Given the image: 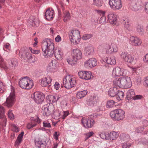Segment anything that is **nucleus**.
Returning a JSON list of instances; mask_svg holds the SVG:
<instances>
[{
  "mask_svg": "<svg viewBox=\"0 0 148 148\" xmlns=\"http://www.w3.org/2000/svg\"><path fill=\"white\" fill-rule=\"evenodd\" d=\"M144 130V128L143 126L138 127L136 129V131L137 133H141Z\"/></svg>",
  "mask_w": 148,
  "mask_h": 148,
  "instance_id": "nucleus-53",
  "label": "nucleus"
},
{
  "mask_svg": "<svg viewBox=\"0 0 148 148\" xmlns=\"http://www.w3.org/2000/svg\"><path fill=\"white\" fill-rule=\"evenodd\" d=\"M12 130L13 131L18 132L19 131L18 127L15 124H13L12 125Z\"/></svg>",
  "mask_w": 148,
  "mask_h": 148,
  "instance_id": "nucleus-58",
  "label": "nucleus"
},
{
  "mask_svg": "<svg viewBox=\"0 0 148 148\" xmlns=\"http://www.w3.org/2000/svg\"><path fill=\"white\" fill-rule=\"evenodd\" d=\"M29 49L31 52L34 54H38L40 52V50L33 49L32 48L30 47H29Z\"/></svg>",
  "mask_w": 148,
  "mask_h": 148,
  "instance_id": "nucleus-54",
  "label": "nucleus"
},
{
  "mask_svg": "<svg viewBox=\"0 0 148 148\" xmlns=\"http://www.w3.org/2000/svg\"><path fill=\"white\" fill-rule=\"evenodd\" d=\"M101 138L103 139H108V134H106L104 133H102L99 135Z\"/></svg>",
  "mask_w": 148,
  "mask_h": 148,
  "instance_id": "nucleus-52",
  "label": "nucleus"
},
{
  "mask_svg": "<svg viewBox=\"0 0 148 148\" xmlns=\"http://www.w3.org/2000/svg\"><path fill=\"white\" fill-rule=\"evenodd\" d=\"M119 91L116 87L110 88L108 91V94L109 96L114 97L116 96L117 92Z\"/></svg>",
  "mask_w": 148,
  "mask_h": 148,
  "instance_id": "nucleus-26",
  "label": "nucleus"
},
{
  "mask_svg": "<svg viewBox=\"0 0 148 148\" xmlns=\"http://www.w3.org/2000/svg\"><path fill=\"white\" fill-rule=\"evenodd\" d=\"M72 58L74 59L75 61H77L78 60L81 59L82 56V53L81 51L78 49H73L71 51Z\"/></svg>",
  "mask_w": 148,
  "mask_h": 148,
  "instance_id": "nucleus-12",
  "label": "nucleus"
},
{
  "mask_svg": "<svg viewBox=\"0 0 148 148\" xmlns=\"http://www.w3.org/2000/svg\"><path fill=\"white\" fill-rule=\"evenodd\" d=\"M125 112L121 109L114 110L110 112V116L114 121H119L123 119L125 116Z\"/></svg>",
  "mask_w": 148,
  "mask_h": 148,
  "instance_id": "nucleus-4",
  "label": "nucleus"
},
{
  "mask_svg": "<svg viewBox=\"0 0 148 148\" xmlns=\"http://www.w3.org/2000/svg\"><path fill=\"white\" fill-rule=\"evenodd\" d=\"M69 36L71 37H79L80 36V32L77 30H72L69 32Z\"/></svg>",
  "mask_w": 148,
  "mask_h": 148,
  "instance_id": "nucleus-28",
  "label": "nucleus"
},
{
  "mask_svg": "<svg viewBox=\"0 0 148 148\" xmlns=\"http://www.w3.org/2000/svg\"><path fill=\"white\" fill-rule=\"evenodd\" d=\"M144 9L146 13L148 14V2H145L144 4Z\"/></svg>",
  "mask_w": 148,
  "mask_h": 148,
  "instance_id": "nucleus-59",
  "label": "nucleus"
},
{
  "mask_svg": "<svg viewBox=\"0 0 148 148\" xmlns=\"http://www.w3.org/2000/svg\"><path fill=\"white\" fill-rule=\"evenodd\" d=\"M134 96H135V93L134 90L133 89H130L127 92L126 99L129 101L130 99H133V97H134Z\"/></svg>",
  "mask_w": 148,
  "mask_h": 148,
  "instance_id": "nucleus-25",
  "label": "nucleus"
},
{
  "mask_svg": "<svg viewBox=\"0 0 148 148\" xmlns=\"http://www.w3.org/2000/svg\"><path fill=\"white\" fill-rule=\"evenodd\" d=\"M132 144L128 142H125L122 145L123 148H129L131 145Z\"/></svg>",
  "mask_w": 148,
  "mask_h": 148,
  "instance_id": "nucleus-47",
  "label": "nucleus"
},
{
  "mask_svg": "<svg viewBox=\"0 0 148 148\" xmlns=\"http://www.w3.org/2000/svg\"><path fill=\"white\" fill-rule=\"evenodd\" d=\"M102 16L99 21L100 23L101 24H103L106 23V17L104 15Z\"/></svg>",
  "mask_w": 148,
  "mask_h": 148,
  "instance_id": "nucleus-46",
  "label": "nucleus"
},
{
  "mask_svg": "<svg viewBox=\"0 0 148 148\" xmlns=\"http://www.w3.org/2000/svg\"><path fill=\"white\" fill-rule=\"evenodd\" d=\"M123 21V23L124 27L129 31H131L132 30V28L130 27V25L129 23V20L127 18H125L122 20Z\"/></svg>",
  "mask_w": 148,
  "mask_h": 148,
  "instance_id": "nucleus-34",
  "label": "nucleus"
},
{
  "mask_svg": "<svg viewBox=\"0 0 148 148\" xmlns=\"http://www.w3.org/2000/svg\"><path fill=\"white\" fill-rule=\"evenodd\" d=\"M134 38V39L132 40V44L135 46L140 45L141 43L140 39L138 38Z\"/></svg>",
  "mask_w": 148,
  "mask_h": 148,
  "instance_id": "nucleus-37",
  "label": "nucleus"
},
{
  "mask_svg": "<svg viewBox=\"0 0 148 148\" xmlns=\"http://www.w3.org/2000/svg\"><path fill=\"white\" fill-rule=\"evenodd\" d=\"M42 109L44 115L48 116L51 114V112L53 111L54 107L52 103H49L43 106Z\"/></svg>",
  "mask_w": 148,
  "mask_h": 148,
  "instance_id": "nucleus-11",
  "label": "nucleus"
},
{
  "mask_svg": "<svg viewBox=\"0 0 148 148\" xmlns=\"http://www.w3.org/2000/svg\"><path fill=\"white\" fill-rule=\"evenodd\" d=\"M55 14L53 10L51 8H48L45 13V16L48 20H51L54 16Z\"/></svg>",
  "mask_w": 148,
  "mask_h": 148,
  "instance_id": "nucleus-17",
  "label": "nucleus"
},
{
  "mask_svg": "<svg viewBox=\"0 0 148 148\" xmlns=\"http://www.w3.org/2000/svg\"><path fill=\"white\" fill-rule=\"evenodd\" d=\"M114 84L119 87L127 88L132 86L131 79L128 77H123L118 79H116L113 81Z\"/></svg>",
  "mask_w": 148,
  "mask_h": 148,
  "instance_id": "nucleus-2",
  "label": "nucleus"
},
{
  "mask_svg": "<svg viewBox=\"0 0 148 148\" xmlns=\"http://www.w3.org/2000/svg\"><path fill=\"white\" fill-rule=\"evenodd\" d=\"M102 5V2L101 0H93V5H95L98 8H100Z\"/></svg>",
  "mask_w": 148,
  "mask_h": 148,
  "instance_id": "nucleus-38",
  "label": "nucleus"
},
{
  "mask_svg": "<svg viewBox=\"0 0 148 148\" xmlns=\"http://www.w3.org/2000/svg\"><path fill=\"white\" fill-rule=\"evenodd\" d=\"M41 122V120L38 117L35 119H32L31 122L28 123L27 125V127L28 129H30L35 127L37 123H39Z\"/></svg>",
  "mask_w": 148,
  "mask_h": 148,
  "instance_id": "nucleus-19",
  "label": "nucleus"
},
{
  "mask_svg": "<svg viewBox=\"0 0 148 148\" xmlns=\"http://www.w3.org/2000/svg\"><path fill=\"white\" fill-rule=\"evenodd\" d=\"M130 4V8L135 12L140 11L144 7V4L142 0H131Z\"/></svg>",
  "mask_w": 148,
  "mask_h": 148,
  "instance_id": "nucleus-6",
  "label": "nucleus"
},
{
  "mask_svg": "<svg viewBox=\"0 0 148 148\" xmlns=\"http://www.w3.org/2000/svg\"><path fill=\"white\" fill-rule=\"evenodd\" d=\"M17 65V59L16 58H12L8 60V63H5V65H4V69H14Z\"/></svg>",
  "mask_w": 148,
  "mask_h": 148,
  "instance_id": "nucleus-10",
  "label": "nucleus"
},
{
  "mask_svg": "<svg viewBox=\"0 0 148 148\" xmlns=\"http://www.w3.org/2000/svg\"><path fill=\"white\" fill-rule=\"evenodd\" d=\"M35 145L36 146L39 148H47V144L45 142L38 141L35 142Z\"/></svg>",
  "mask_w": 148,
  "mask_h": 148,
  "instance_id": "nucleus-32",
  "label": "nucleus"
},
{
  "mask_svg": "<svg viewBox=\"0 0 148 148\" xmlns=\"http://www.w3.org/2000/svg\"><path fill=\"white\" fill-rule=\"evenodd\" d=\"M105 48L106 49L107 54H110L113 52H116L117 51V48L116 45L114 43H112L111 45L106 44Z\"/></svg>",
  "mask_w": 148,
  "mask_h": 148,
  "instance_id": "nucleus-15",
  "label": "nucleus"
},
{
  "mask_svg": "<svg viewBox=\"0 0 148 148\" xmlns=\"http://www.w3.org/2000/svg\"><path fill=\"white\" fill-rule=\"evenodd\" d=\"M5 63L3 62V60L2 57L0 56V67L4 69V65H5Z\"/></svg>",
  "mask_w": 148,
  "mask_h": 148,
  "instance_id": "nucleus-49",
  "label": "nucleus"
},
{
  "mask_svg": "<svg viewBox=\"0 0 148 148\" xmlns=\"http://www.w3.org/2000/svg\"><path fill=\"white\" fill-rule=\"evenodd\" d=\"M118 134L116 132L113 131L108 134V139L111 140H114L118 136Z\"/></svg>",
  "mask_w": 148,
  "mask_h": 148,
  "instance_id": "nucleus-29",
  "label": "nucleus"
},
{
  "mask_svg": "<svg viewBox=\"0 0 148 148\" xmlns=\"http://www.w3.org/2000/svg\"><path fill=\"white\" fill-rule=\"evenodd\" d=\"M4 109L2 106H0V124L2 126H5L6 122V119L4 115Z\"/></svg>",
  "mask_w": 148,
  "mask_h": 148,
  "instance_id": "nucleus-16",
  "label": "nucleus"
},
{
  "mask_svg": "<svg viewBox=\"0 0 148 148\" xmlns=\"http://www.w3.org/2000/svg\"><path fill=\"white\" fill-rule=\"evenodd\" d=\"M124 93L123 92L121 91H119L117 92L116 96V99L119 101L121 100L123 98Z\"/></svg>",
  "mask_w": 148,
  "mask_h": 148,
  "instance_id": "nucleus-39",
  "label": "nucleus"
},
{
  "mask_svg": "<svg viewBox=\"0 0 148 148\" xmlns=\"http://www.w3.org/2000/svg\"><path fill=\"white\" fill-rule=\"evenodd\" d=\"M70 40L74 45H77L78 44L80 40V38H71Z\"/></svg>",
  "mask_w": 148,
  "mask_h": 148,
  "instance_id": "nucleus-42",
  "label": "nucleus"
},
{
  "mask_svg": "<svg viewBox=\"0 0 148 148\" xmlns=\"http://www.w3.org/2000/svg\"><path fill=\"white\" fill-rule=\"evenodd\" d=\"M63 115L62 116V118L64 119L69 114V112L67 111H63Z\"/></svg>",
  "mask_w": 148,
  "mask_h": 148,
  "instance_id": "nucleus-51",
  "label": "nucleus"
},
{
  "mask_svg": "<svg viewBox=\"0 0 148 148\" xmlns=\"http://www.w3.org/2000/svg\"><path fill=\"white\" fill-rule=\"evenodd\" d=\"M54 54L56 58L58 60L62 59L63 53L61 50L58 48H56L55 50Z\"/></svg>",
  "mask_w": 148,
  "mask_h": 148,
  "instance_id": "nucleus-27",
  "label": "nucleus"
},
{
  "mask_svg": "<svg viewBox=\"0 0 148 148\" xmlns=\"http://www.w3.org/2000/svg\"><path fill=\"white\" fill-rule=\"evenodd\" d=\"M98 97L96 96H93V105H94L95 103H98Z\"/></svg>",
  "mask_w": 148,
  "mask_h": 148,
  "instance_id": "nucleus-56",
  "label": "nucleus"
},
{
  "mask_svg": "<svg viewBox=\"0 0 148 148\" xmlns=\"http://www.w3.org/2000/svg\"><path fill=\"white\" fill-rule=\"evenodd\" d=\"M134 97L133 98V99L134 100H136L138 99H141L142 98V96L141 95H135V96H134Z\"/></svg>",
  "mask_w": 148,
  "mask_h": 148,
  "instance_id": "nucleus-61",
  "label": "nucleus"
},
{
  "mask_svg": "<svg viewBox=\"0 0 148 148\" xmlns=\"http://www.w3.org/2000/svg\"><path fill=\"white\" fill-rule=\"evenodd\" d=\"M91 50L90 51V49L88 47H86L85 49V52L86 55H89L91 53Z\"/></svg>",
  "mask_w": 148,
  "mask_h": 148,
  "instance_id": "nucleus-63",
  "label": "nucleus"
},
{
  "mask_svg": "<svg viewBox=\"0 0 148 148\" xmlns=\"http://www.w3.org/2000/svg\"><path fill=\"white\" fill-rule=\"evenodd\" d=\"M86 71H81L78 73L79 77L82 79H85Z\"/></svg>",
  "mask_w": 148,
  "mask_h": 148,
  "instance_id": "nucleus-44",
  "label": "nucleus"
},
{
  "mask_svg": "<svg viewBox=\"0 0 148 148\" xmlns=\"http://www.w3.org/2000/svg\"><path fill=\"white\" fill-rule=\"evenodd\" d=\"M63 84L65 88H71L76 85V80L70 75H67L63 79Z\"/></svg>",
  "mask_w": 148,
  "mask_h": 148,
  "instance_id": "nucleus-5",
  "label": "nucleus"
},
{
  "mask_svg": "<svg viewBox=\"0 0 148 148\" xmlns=\"http://www.w3.org/2000/svg\"><path fill=\"white\" fill-rule=\"evenodd\" d=\"M22 140V139L17 138L15 142V145H18L21 143Z\"/></svg>",
  "mask_w": 148,
  "mask_h": 148,
  "instance_id": "nucleus-64",
  "label": "nucleus"
},
{
  "mask_svg": "<svg viewBox=\"0 0 148 148\" xmlns=\"http://www.w3.org/2000/svg\"><path fill=\"white\" fill-rule=\"evenodd\" d=\"M60 98V97L58 96H55L52 95H49L46 97L47 100H49V101L51 102V100L50 99H52V101L54 102L57 101Z\"/></svg>",
  "mask_w": 148,
  "mask_h": 148,
  "instance_id": "nucleus-33",
  "label": "nucleus"
},
{
  "mask_svg": "<svg viewBox=\"0 0 148 148\" xmlns=\"http://www.w3.org/2000/svg\"><path fill=\"white\" fill-rule=\"evenodd\" d=\"M109 22L112 24H116L118 16L117 15L113 12L110 13L108 16Z\"/></svg>",
  "mask_w": 148,
  "mask_h": 148,
  "instance_id": "nucleus-18",
  "label": "nucleus"
},
{
  "mask_svg": "<svg viewBox=\"0 0 148 148\" xmlns=\"http://www.w3.org/2000/svg\"><path fill=\"white\" fill-rule=\"evenodd\" d=\"M112 74L115 75V76L119 77L122 75L124 76L123 69H121L119 67H116L113 70Z\"/></svg>",
  "mask_w": 148,
  "mask_h": 148,
  "instance_id": "nucleus-20",
  "label": "nucleus"
},
{
  "mask_svg": "<svg viewBox=\"0 0 148 148\" xmlns=\"http://www.w3.org/2000/svg\"><path fill=\"white\" fill-rule=\"evenodd\" d=\"M60 4L62 11H64L65 10V5L62 1L60 2Z\"/></svg>",
  "mask_w": 148,
  "mask_h": 148,
  "instance_id": "nucleus-62",
  "label": "nucleus"
},
{
  "mask_svg": "<svg viewBox=\"0 0 148 148\" xmlns=\"http://www.w3.org/2000/svg\"><path fill=\"white\" fill-rule=\"evenodd\" d=\"M29 21L30 24L34 27H37L39 25V22L38 20L33 16L30 17Z\"/></svg>",
  "mask_w": 148,
  "mask_h": 148,
  "instance_id": "nucleus-24",
  "label": "nucleus"
},
{
  "mask_svg": "<svg viewBox=\"0 0 148 148\" xmlns=\"http://www.w3.org/2000/svg\"><path fill=\"white\" fill-rule=\"evenodd\" d=\"M91 74L90 72L86 71L85 79L88 80L91 78Z\"/></svg>",
  "mask_w": 148,
  "mask_h": 148,
  "instance_id": "nucleus-45",
  "label": "nucleus"
},
{
  "mask_svg": "<svg viewBox=\"0 0 148 148\" xmlns=\"http://www.w3.org/2000/svg\"><path fill=\"white\" fill-rule=\"evenodd\" d=\"M92 60L90 58L85 63V66L87 68H92Z\"/></svg>",
  "mask_w": 148,
  "mask_h": 148,
  "instance_id": "nucleus-41",
  "label": "nucleus"
},
{
  "mask_svg": "<svg viewBox=\"0 0 148 148\" xmlns=\"http://www.w3.org/2000/svg\"><path fill=\"white\" fill-rule=\"evenodd\" d=\"M93 106H94L95 111L98 112L100 110V109L98 106V103H95L94 105H93Z\"/></svg>",
  "mask_w": 148,
  "mask_h": 148,
  "instance_id": "nucleus-55",
  "label": "nucleus"
},
{
  "mask_svg": "<svg viewBox=\"0 0 148 148\" xmlns=\"http://www.w3.org/2000/svg\"><path fill=\"white\" fill-rule=\"evenodd\" d=\"M41 85L43 87L47 86L52 81V79L50 77H47L41 79Z\"/></svg>",
  "mask_w": 148,
  "mask_h": 148,
  "instance_id": "nucleus-22",
  "label": "nucleus"
},
{
  "mask_svg": "<svg viewBox=\"0 0 148 148\" xmlns=\"http://www.w3.org/2000/svg\"><path fill=\"white\" fill-rule=\"evenodd\" d=\"M67 61L69 64H70L72 66L74 65L75 64V62H77V61H75L74 60V59H73V58L72 59H67Z\"/></svg>",
  "mask_w": 148,
  "mask_h": 148,
  "instance_id": "nucleus-48",
  "label": "nucleus"
},
{
  "mask_svg": "<svg viewBox=\"0 0 148 148\" xmlns=\"http://www.w3.org/2000/svg\"><path fill=\"white\" fill-rule=\"evenodd\" d=\"M57 61L55 60H52L51 62L49 63V66L50 69H55L56 67Z\"/></svg>",
  "mask_w": 148,
  "mask_h": 148,
  "instance_id": "nucleus-40",
  "label": "nucleus"
},
{
  "mask_svg": "<svg viewBox=\"0 0 148 148\" xmlns=\"http://www.w3.org/2000/svg\"><path fill=\"white\" fill-rule=\"evenodd\" d=\"M43 127H45L50 128L51 127L50 123L47 122H43Z\"/></svg>",
  "mask_w": 148,
  "mask_h": 148,
  "instance_id": "nucleus-50",
  "label": "nucleus"
},
{
  "mask_svg": "<svg viewBox=\"0 0 148 148\" xmlns=\"http://www.w3.org/2000/svg\"><path fill=\"white\" fill-rule=\"evenodd\" d=\"M42 50L44 52V56H51L55 52L53 43L49 38H45L42 41L41 43Z\"/></svg>",
  "mask_w": 148,
  "mask_h": 148,
  "instance_id": "nucleus-1",
  "label": "nucleus"
},
{
  "mask_svg": "<svg viewBox=\"0 0 148 148\" xmlns=\"http://www.w3.org/2000/svg\"><path fill=\"white\" fill-rule=\"evenodd\" d=\"M103 61L104 62H106L108 64L110 65H114L116 64V61L115 58L114 56H111L110 58H106L104 60H102L101 62Z\"/></svg>",
  "mask_w": 148,
  "mask_h": 148,
  "instance_id": "nucleus-23",
  "label": "nucleus"
},
{
  "mask_svg": "<svg viewBox=\"0 0 148 148\" xmlns=\"http://www.w3.org/2000/svg\"><path fill=\"white\" fill-rule=\"evenodd\" d=\"M110 7L114 10H119L122 8L121 0H109Z\"/></svg>",
  "mask_w": 148,
  "mask_h": 148,
  "instance_id": "nucleus-8",
  "label": "nucleus"
},
{
  "mask_svg": "<svg viewBox=\"0 0 148 148\" xmlns=\"http://www.w3.org/2000/svg\"><path fill=\"white\" fill-rule=\"evenodd\" d=\"M87 91L86 90L78 92L76 95V97L78 99H81L84 97L87 94Z\"/></svg>",
  "mask_w": 148,
  "mask_h": 148,
  "instance_id": "nucleus-35",
  "label": "nucleus"
},
{
  "mask_svg": "<svg viewBox=\"0 0 148 148\" xmlns=\"http://www.w3.org/2000/svg\"><path fill=\"white\" fill-rule=\"evenodd\" d=\"M136 30L137 34L141 36L144 34V30L142 26L138 25L136 27Z\"/></svg>",
  "mask_w": 148,
  "mask_h": 148,
  "instance_id": "nucleus-36",
  "label": "nucleus"
},
{
  "mask_svg": "<svg viewBox=\"0 0 148 148\" xmlns=\"http://www.w3.org/2000/svg\"><path fill=\"white\" fill-rule=\"evenodd\" d=\"M86 138L85 140L88 139L89 137L92 136V132H91L88 133H87L86 134Z\"/></svg>",
  "mask_w": 148,
  "mask_h": 148,
  "instance_id": "nucleus-60",
  "label": "nucleus"
},
{
  "mask_svg": "<svg viewBox=\"0 0 148 148\" xmlns=\"http://www.w3.org/2000/svg\"><path fill=\"white\" fill-rule=\"evenodd\" d=\"M33 81L28 77H25L20 79L18 84L22 88L29 89L33 86Z\"/></svg>",
  "mask_w": 148,
  "mask_h": 148,
  "instance_id": "nucleus-3",
  "label": "nucleus"
},
{
  "mask_svg": "<svg viewBox=\"0 0 148 148\" xmlns=\"http://www.w3.org/2000/svg\"><path fill=\"white\" fill-rule=\"evenodd\" d=\"M106 11L99 10H94V14L93 16V20L94 21L97 23L98 20L101 15H104L105 14Z\"/></svg>",
  "mask_w": 148,
  "mask_h": 148,
  "instance_id": "nucleus-14",
  "label": "nucleus"
},
{
  "mask_svg": "<svg viewBox=\"0 0 148 148\" xmlns=\"http://www.w3.org/2000/svg\"><path fill=\"white\" fill-rule=\"evenodd\" d=\"M25 59L31 63L34 62V56H33L31 53L27 52L25 54Z\"/></svg>",
  "mask_w": 148,
  "mask_h": 148,
  "instance_id": "nucleus-30",
  "label": "nucleus"
},
{
  "mask_svg": "<svg viewBox=\"0 0 148 148\" xmlns=\"http://www.w3.org/2000/svg\"><path fill=\"white\" fill-rule=\"evenodd\" d=\"M82 123L86 128H91L92 127L91 120L83 118L81 119Z\"/></svg>",
  "mask_w": 148,
  "mask_h": 148,
  "instance_id": "nucleus-21",
  "label": "nucleus"
},
{
  "mask_svg": "<svg viewBox=\"0 0 148 148\" xmlns=\"http://www.w3.org/2000/svg\"><path fill=\"white\" fill-rule=\"evenodd\" d=\"M121 56L125 62L130 63H132L134 59V56L124 52H123L121 53Z\"/></svg>",
  "mask_w": 148,
  "mask_h": 148,
  "instance_id": "nucleus-13",
  "label": "nucleus"
},
{
  "mask_svg": "<svg viewBox=\"0 0 148 148\" xmlns=\"http://www.w3.org/2000/svg\"><path fill=\"white\" fill-rule=\"evenodd\" d=\"M63 18V21L65 22L70 19L71 16L69 11H66L64 12Z\"/></svg>",
  "mask_w": 148,
  "mask_h": 148,
  "instance_id": "nucleus-31",
  "label": "nucleus"
},
{
  "mask_svg": "<svg viewBox=\"0 0 148 148\" xmlns=\"http://www.w3.org/2000/svg\"><path fill=\"white\" fill-rule=\"evenodd\" d=\"M31 97L37 103H41L43 101L45 98L44 95L42 92H37L31 95Z\"/></svg>",
  "mask_w": 148,
  "mask_h": 148,
  "instance_id": "nucleus-7",
  "label": "nucleus"
},
{
  "mask_svg": "<svg viewBox=\"0 0 148 148\" xmlns=\"http://www.w3.org/2000/svg\"><path fill=\"white\" fill-rule=\"evenodd\" d=\"M15 95L14 90H12L9 96L7 98L6 101L4 104L8 108L12 107L14 104L15 101Z\"/></svg>",
  "mask_w": 148,
  "mask_h": 148,
  "instance_id": "nucleus-9",
  "label": "nucleus"
},
{
  "mask_svg": "<svg viewBox=\"0 0 148 148\" xmlns=\"http://www.w3.org/2000/svg\"><path fill=\"white\" fill-rule=\"evenodd\" d=\"M8 116L9 118L11 119H13L14 118V116L12 112L11 111H9L8 113Z\"/></svg>",
  "mask_w": 148,
  "mask_h": 148,
  "instance_id": "nucleus-57",
  "label": "nucleus"
},
{
  "mask_svg": "<svg viewBox=\"0 0 148 148\" xmlns=\"http://www.w3.org/2000/svg\"><path fill=\"white\" fill-rule=\"evenodd\" d=\"M115 103L114 101L113 100H109L107 101L106 104V107L108 108H112Z\"/></svg>",
  "mask_w": 148,
  "mask_h": 148,
  "instance_id": "nucleus-43",
  "label": "nucleus"
}]
</instances>
